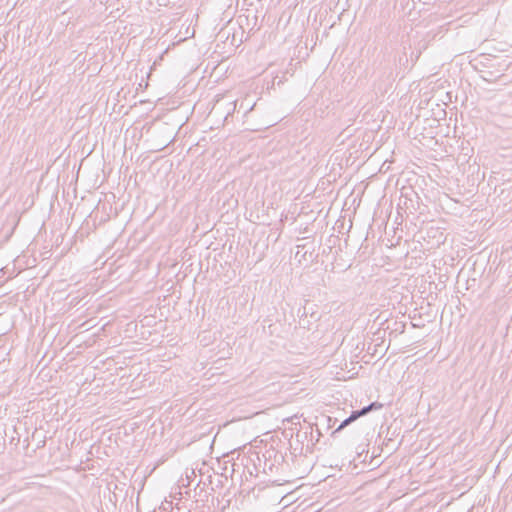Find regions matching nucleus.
Here are the masks:
<instances>
[{
    "label": "nucleus",
    "mask_w": 512,
    "mask_h": 512,
    "mask_svg": "<svg viewBox=\"0 0 512 512\" xmlns=\"http://www.w3.org/2000/svg\"><path fill=\"white\" fill-rule=\"evenodd\" d=\"M381 407H382V404H380L378 402H373V403L369 404L368 406H365L359 410L353 411L348 418H346L344 421H342V423L334 431V433L342 430L344 427L348 426L350 423H352L359 417L364 416V415L368 414L370 411L379 409Z\"/></svg>",
    "instance_id": "1"
}]
</instances>
